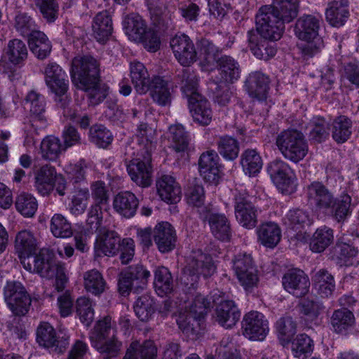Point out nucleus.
Instances as JSON below:
<instances>
[{"instance_id": "1", "label": "nucleus", "mask_w": 359, "mask_h": 359, "mask_svg": "<svg viewBox=\"0 0 359 359\" xmlns=\"http://www.w3.org/2000/svg\"><path fill=\"white\" fill-rule=\"evenodd\" d=\"M70 74L77 88L87 93L92 104H98L107 97L109 88L101 82L100 64L93 57H75L72 62Z\"/></svg>"}, {"instance_id": "2", "label": "nucleus", "mask_w": 359, "mask_h": 359, "mask_svg": "<svg viewBox=\"0 0 359 359\" xmlns=\"http://www.w3.org/2000/svg\"><path fill=\"white\" fill-rule=\"evenodd\" d=\"M183 93L188 99L189 107L194 121L208 126L212 121V112L208 101L198 91V78L193 71L184 69L177 76Z\"/></svg>"}, {"instance_id": "3", "label": "nucleus", "mask_w": 359, "mask_h": 359, "mask_svg": "<svg viewBox=\"0 0 359 359\" xmlns=\"http://www.w3.org/2000/svg\"><path fill=\"white\" fill-rule=\"evenodd\" d=\"M216 270L212 258L201 250H194L187 257V265L181 276V282L189 289H195L199 277L211 276Z\"/></svg>"}, {"instance_id": "4", "label": "nucleus", "mask_w": 359, "mask_h": 359, "mask_svg": "<svg viewBox=\"0 0 359 359\" xmlns=\"http://www.w3.org/2000/svg\"><path fill=\"white\" fill-rule=\"evenodd\" d=\"M276 144L285 158L294 163L302 160L308 153L304 135L297 130L282 132L276 138Z\"/></svg>"}, {"instance_id": "5", "label": "nucleus", "mask_w": 359, "mask_h": 359, "mask_svg": "<svg viewBox=\"0 0 359 359\" xmlns=\"http://www.w3.org/2000/svg\"><path fill=\"white\" fill-rule=\"evenodd\" d=\"M255 22L257 32L262 38L270 41L279 40L285 30V23L268 5L259 8Z\"/></svg>"}, {"instance_id": "6", "label": "nucleus", "mask_w": 359, "mask_h": 359, "mask_svg": "<svg viewBox=\"0 0 359 359\" xmlns=\"http://www.w3.org/2000/svg\"><path fill=\"white\" fill-rule=\"evenodd\" d=\"M149 277L150 272L141 264L127 267L119 274V293L127 296L130 292H140L147 286Z\"/></svg>"}, {"instance_id": "7", "label": "nucleus", "mask_w": 359, "mask_h": 359, "mask_svg": "<svg viewBox=\"0 0 359 359\" xmlns=\"http://www.w3.org/2000/svg\"><path fill=\"white\" fill-rule=\"evenodd\" d=\"M125 163L131 180L137 185L147 187L152 182L151 154L137 151L135 157L126 158Z\"/></svg>"}, {"instance_id": "8", "label": "nucleus", "mask_w": 359, "mask_h": 359, "mask_svg": "<svg viewBox=\"0 0 359 359\" xmlns=\"http://www.w3.org/2000/svg\"><path fill=\"white\" fill-rule=\"evenodd\" d=\"M4 297L8 307L15 316H25L29 311L32 300L20 282L7 281L4 287Z\"/></svg>"}, {"instance_id": "9", "label": "nucleus", "mask_w": 359, "mask_h": 359, "mask_svg": "<svg viewBox=\"0 0 359 359\" xmlns=\"http://www.w3.org/2000/svg\"><path fill=\"white\" fill-rule=\"evenodd\" d=\"M24 268L29 271L39 274L47 279L54 278L59 269L63 266L55 263L48 250L42 249L39 254L21 261Z\"/></svg>"}, {"instance_id": "10", "label": "nucleus", "mask_w": 359, "mask_h": 359, "mask_svg": "<svg viewBox=\"0 0 359 359\" xmlns=\"http://www.w3.org/2000/svg\"><path fill=\"white\" fill-rule=\"evenodd\" d=\"M234 212L238 222L244 228L252 229L257 224V209L246 193L234 195Z\"/></svg>"}, {"instance_id": "11", "label": "nucleus", "mask_w": 359, "mask_h": 359, "mask_svg": "<svg viewBox=\"0 0 359 359\" xmlns=\"http://www.w3.org/2000/svg\"><path fill=\"white\" fill-rule=\"evenodd\" d=\"M233 269L241 284L248 290L258 281L257 271L250 255L238 254L233 260Z\"/></svg>"}, {"instance_id": "12", "label": "nucleus", "mask_w": 359, "mask_h": 359, "mask_svg": "<svg viewBox=\"0 0 359 359\" xmlns=\"http://www.w3.org/2000/svg\"><path fill=\"white\" fill-rule=\"evenodd\" d=\"M95 233L97 234L95 243L96 256L113 257L119 252L122 240L116 232L104 226Z\"/></svg>"}, {"instance_id": "13", "label": "nucleus", "mask_w": 359, "mask_h": 359, "mask_svg": "<svg viewBox=\"0 0 359 359\" xmlns=\"http://www.w3.org/2000/svg\"><path fill=\"white\" fill-rule=\"evenodd\" d=\"M170 45L177 61L183 66H189L197 60V52L191 39L184 34H176Z\"/></svg>"}, {"instance_id": "14", "label": "nucleus", "mask_w": 359, "mask_h": 359, "mask_svg": "<svg viewBox=\"0 0 359 359\" xmlns=\"http://www.w3.org/2000/svg\"><path fill=\"white\" fill-rule=\"evenodd\" d=\"M243 334L252 340H263L269 332L268 321L256 311L246 313L243 320Z\"/></svg>"}, {"instance_id": "15", "label": "nucleus", "mask_w": 359, "mask_h": 359, "mask_svg": "<svg viewBox=\"0 0 359 359\" xmlns=\"http://www.w3.org/2000/svg\"><path fill=\"white\" fill-rule=\"evenodd\" d=\"M282 283L285 290L297 297L306 294L310 287L308 276L300 269L289 270L283 276Z\"/></svg>"}, {"instance_id": "16", "label": "nucleus", "mask_w": 359, "mask_h": 359, "mask_svg": "<svg viewBox=\"0 0 359 359\" xmlns=\"http://www.w3.org/2000/svg\"><path fill=\"white\" fill-rule=\"evenodd\" d=\"M307 196L310 203L318 210L330 209L336 203L332 193L319 182H312L308 186Z\"/></svg>"}, {"instance_id": "17", "label": "nucleus", "mask_w": 359, "mask_h": 359, "mask_svg": "<svg viewBox=\"0 0 359 359\" xmlns=\"http://www.w3.org/2000/svg\"><path fill=\"white\" fill-rule=\"evenodd\" d=\"M45 82L54 93H63L68 90L67 74L56 62H50L44 68Z\"/></svg>"}, {"instance_id": "18", "label": "nucleus", "mask_w": 359, "mask_h": 359, "mask_svg": "<svg viewBox=\"0 0 359 359\" xmlns=\"http://www.w3.org/2000/svg\"><path fill=\"white\" fill-rule=\"evenodd\" d=\"M153 237L161 252H168L175 247L176 233L172 225L168 222L158 224L154 229Z\"/></svg>"}, {"instance_id": "19", "label": "nucleus", "mask_w": 359, "mask_h": 359, "mask_svg": "<svg viewBox=\"0 0 359 359\" xmlns=\"http://www.w3.org/2000/svg\"><path fill=\"white\" fill-rule=\"evenodd\" d=\"M267 171L278 189H285L292 183L293 171L287 163L280 159L271 161Z\"/></svg>"}, {"instance_id": "20", "label": "nucleus", "mask_w": 359, "mask_h": 359, "mask_svg": "<svg viewBox=\"0 0 359 359\" xmlns=\"http://www.w3.org/2000/svg\"><path fill=\"white\" fill-rule=\"evenodd\" d=\"M269 78L261 72L249 74L245 81V88L249 95L258 100L266 99L269 89Z\"/></svg>"}, {"instance_id": "21", "label": "nucleus", "mask_w": 359, "mask_h": 359, "mask_svg": "<svg viewBox=\"0 0 359 359\" xmlns=\"http://www.w3.org/2000/svg\"><path fill=\"white\" fill-rule=\"evenodd\" d=\"M165 4V0H152L149 4L154 24L163 31L174 28L172 12Z\"/></svg>"}, {"instance_id": "22", "label": "nucleus", "mask_w": 359, "mask_h": 359, "mask_svg": "<svg viewBox=\"0 0 359 359\" xmlns=\"http://www.w3.org/2000/svg\"><path fill=\"white\" fill-rule=\"evenodd\" d=\"M149 94L153 101L161 107L170 106L172 101V91L169 82L163 77L155 76L149 84Z\"/></svg>"}, {"instance_id": "23", "label": "nucleus", "mask_w": 359, "mask_h": 359, "mask_svg": "<svg viewBox=\"0 0 359 359\" xmlns=\"http://www.w3.org/2000/svg\"><path fill=\"white\" fill-rule=\"evenodd\" d=\"M221 82L233 83L241 76V69L239 63L229 55H222L216 59Z\"/></svg>"}, {"instance_id": "24", "label": "nucleus", "mask_w": 359, "mask_h": 359, "mask_svg": "<svg viewBox=\"0 0 359 359\" xmlns=\"http://www.w3.org/2000/svg\"><path fill=\"white\" fill-rule=\"evenodd\" d=\"M218 155L214 151L203 153L199 158V171L203 179L210 183H217L219 179Z\"/></svg>"}, {"instance_id": "25", "label": "nucleus", "mask_w": 359, "mask_h": 359, "mask_svg": "<svg viewBox=\"0 0 359 359\" xmlns=\"http://www.w3.org/2000/svg\"><path fill=\"white\" fill-rule=\"evenodd\" d=\"M139 201L130 191H122L116 194L113 201L115 211L126 218L133 217L137 211Z\"/></svg>"}, {"instance_id": "26", "label": "nucleus", "mask_w": 359, "mask_h": 359, "mask_svg": "<svg viewBox=\"0 0 359 359\" xmlns=\"http://www.w3.org/2000/svg\"><path fill=\"white\" fill-rule=\"evenodd\" d=\"M156 188L163 201L170 203H176L180 201L181 188L172 177L163 175L157 181Z\"/></svg>"}, {"instance_id": "27", "label": "nucleus", "mask_w": 359, "mask_h": 359, "mask_svg": "<svg viewBox=\"0 0 359 359\" xmlns=\"http://www.w3.org/2000/svg\"><path fill=\"white\" fill-rule=\"evenodd\" d=\"M37 245V240L30 231H20L15 236V248L22 260L36 255Z\"/></svg>"}, {"instance_id": "28", "label": "nucleus", "mask_w": 359, "mask_h": 359, "mask_svg": "<svg viewBox=\"0 0 359 359\" xmlns=\"http://www.w3.org/2000/svg\"><path fill=\"white\" fill-rule=\"evenodd\" d=\"M216 320L222 326L230 328L240 319L241 313L231 300L222 301L216 308Z\"/></svg>"}, {"instance_id": "29", "label": "nucleus", "mask_w": 359, "mask_h": 359, "mask_svg": "<svg viewBox=\"0 0 359 359\" xmlns=\"http://www.w3.org/2000/svg\"><path fill=\"white\" fill-rule=\"evenodd\" d=\"M319 20L311 15L299 18L295 25V34L302 41H310L318 37Z\"/></svg>"}, {"instance_id": "30", "label": "nucleus", "mask_w": 359, "mask_h": 359, "mask_svg": "<svg viewBox=\"0 0 359 359\" xmlns=\"http://www.w3.org/2000/svg\"><path fill=\"white\" fill-rule=\"evenodd\" d=\"M348 0H335L328 4L326 9V19L334 27L344 25L349 17Z\"/></svg>"}, {"instance_id": "31", "label": "nucleus", "mask_w": 359, "mask_h": 359, "mask_svg": "<svg viewBox=\"0 0 359 359\" xmlns=\"http://www.w3.org/2000/svg\"><path fill=\"white\" fill-rule=\"evenodd\" d=\"M93 36L100 43L106 42L112 34V19L107 11L98 13L92 25Z\"/></svg>"}, {"instance_id": "32", "label": "nucleus", "mask_w": 359, "mask_h": 359, "mask_svg": "<svg viewBox=\"0 0 359 359\" xmlns=\"http://www.w3.org/2000/svg\"><path fill=\"white\" fill-rule=\"evenodd\" d=\"M56 178L54 167L45 165L41 167L35 175V187L38 192L46 196L53 190Z\"/></svg>"}, {"instance_id": "33", "label": "nucleus", "mask_w": 359, "mask_h": 359, "mask_svg": "<svg viewBox=\"0 0 359 359\" xmlns=\"http://www.w3.org/2000/svg\"><path fill=\"white\" fill-rule=\"evenodd\" d=\"M157 348L153 341L147 340L142 344L133 341L127 348L123 359H156Z\"/></svg>"}, {"instance_id": "34", "label": "nucleus", "mask_w": 359, "mask_h": 359, "mask_svg": "<svg viewBox=\"0 0 359 359\" xmlns=\"http://www.w3.org/2000/svg\"><path fill=\"white\" fill-rule=\"evenodd\" d=\"M249 46L254 55L260 60H268L276 53L275 46L266 39H258L253 31L248 32Z\"/></svg>"}, {"instance_id": "35", "label": "nucleus", "mask_w": 359, "mask_h": 359, "mask_svg": "<svg viewBox=\"0 0 359 359\" xmlns=\"http://www.w3.org/2000/svg\"><path fill=\"white\" fill-rule=\"evenodd\" d=\"M269 6L284 23H289L298 15L299 0H273Z\"/></svg>"}, {"instance_id": "36", "label": "nucleus", "mask_w": 359, "mask_h": 359, "mask_svg": "<svg viewBox=\"0 0 359 359\" xmlns=\"http://www.w3.org/2000/svg\"><path fill=\"white\" fill-rule=\"evenodd\" d=\"M258 241L263 245L273 248L280 242L281 230L274 222H266L261 224L257 229Z\"/></svg>"}, {"instance_id": "37", "label": "nucleus", "mask_w": 359, "mask_h": 359, "mask_svg": "<svg viewBox=\"0 0 359 359\" xmlns=\"http://www.w3.org/2000/svg\"><path fill=\"white\" fill-rule=\"evenodd\" d=\"M130 76L135 89L139 94H145L149 91L151 79L142 63L140 62L131 63Z\"/></svg>"}, {"instance_id": "38", "label": "nucleus", "mask_w": 359, "mask_h": 359, "mask_svg": "<svg viewBox=\"0 0 359 359\" xmlns=\"http://www.w3.org/2000/svg\"><path fill=\"white\" fill-rule=\"evenodd\" d=\"M208 222L214 236L220 241H229L231 236L230 222L225 215L211 213Z\"/></svg>"}, {"instance_id": "39", "label": "nucleus", "mask_w": 359, "mask_h": 359, "mask_svg": "<svg viewBox=\"0 0 359 359\" xmlns=\"http://www.w3.org/2000/svg\"><path fill=\"white\" fill-rule=\"evenodd\" d=\"M28 43L31 51L40 60L47 57L51 51L50 41L41 31L33 32L29 37Z\"/></svg>"}, {"instance_id": "40", "label": "nucleus", "mask_w": 359, "mask_h": 359, "mask_svg": "<svg viewBox=\"0 0 359 359\" xmlns=\"http://www.w3.org/2000/svg\"><path fill=\"white\" fill-rule=\"evenodd\" d=\"M137 141L139 147L137 151L151 154L155 148L156 130L147 123H141L137 128Z\"/></svg>"}, {"instance_id": "41", "label": "nucleus", "mask_w": 359, "mask_h": 359, "mask_svg": "<svg viewBox=\"0 0 359 359\" xmlns=\"http://www.w3.org/2000/svg\"><path fill=\"white\" fill-rule=\"evenodd\" d=\"M123 28L129 39L140 41L147 31V26L143 19L138 15H130L123 21Z\"/></svg>"}, {"instance_id": "42", "label": "nucleus", "mask_w": 359, "mask_h": 359, "mask_svg": "<svg viewBox=\"0 0 359 359\" xmlns=\"http://www.w3.org/2000/svg\"><path fill=\"white\" fill-rule=\"evenodd\" d=\"M313 280L321 297H328L332 294L335 289V281L333 276L328 271L324 269H320L313 276Z\"/></svg>"}, {"instance_id": "43", "label": "nucleus", "mask_w": 359, "mask_h": 359, "mask_svg": "<svg viewBox=\"0 0 359 359\" xmlns=\"http://www.w3.org/2000/svg\"><path fill=\"white\" fill-rule=\"evenodd\" d=\"M154 285L156 292L161 296L172 292L174 281L168 268L160 266L155 270Z\"/></svg>"}, {"instance_id": "44", "label": "nucleus", "mask_w": 359, "mask_h": 359, "mask_svg": "<svg viewBox=\"0 0 359 359\" xmlns=\"http://www.w3.org/2000/svg\"><path fill=\"white\" fill-rule=\"evenodd\" d=\"M333 230L324 226L314 232L310 240L309 247L313 252H322L333 243Z\"/></svg>"}, {"instance_id": "45", "label": "nucleus", "mask_w": 359, "mask_h": 359, "mask_svg": "<svg viewBox=\"0 0 359 359\" xmlns=\"http://www.w3.org/2000/svg\"><path fill=\"white\" fill-rule=\"evenodd\" d=\"M200 318L185 311L180 313L177 318V325L182 332L190 340H196L198 338L200 328Z\"/></svg>"}, {"instance_id": "46", "label": "nucleus", "mask_w": 359, "mask_h": 359, "mask_svg": "<svg viewBox=\"0 0 359 359\" xmlns=\"http://www.w3.org/2000/svg\"><path fill=\"white\" fill-rule=\"evenodd\" d=\"M354 323V315L348 309L335 310L331 317V324L334 331L338 333L346 332Z\"/></svg>"}, {"instance_id": "47", "label": "nucleus", "mask_w": 359, "mask_h": 359, "mask_svg": "<svg viewBox=\"0 0 359 359\" xmlns=\"http://www.w3.org/2000/svg\"><path fill=\"white\" fill-rule=\"evenodd\" d=\"M241 163L245 175L255 176L262 168V160L255 149H247L241 155Z\"/></svg>"}, {"instance_id": "48", "label": "nucleus", "mask_w": 359, "mask_h": 359, "mask_svg": "<svg viewBox=\"0 0 359 359\" xmlns=\"http://www.w3.org/2000/svg\"><path fill=\"white\" fill-rule=\"evenodd\" d=\"M62 150L65 149L57 137L47 136L41 142L40 151L41 157L45 160H56Z\"/></svg>"}, {"instance_id": "49", "label": "nucleus", "mask_w": 359, "mask_h": 359, "mask_svg": "<svg viewBox=\"0 0 359 359\" xmlns=\"http://www.w3.org/2000/svg\"><path fill=\"white\" fill-rule=\"evenodd\" d=\"M5 52L9 61L15 65L20 64L25 60L28 55L25 43L18 39L8 41Z\"/></svg>"}, {"instance_id": "50", "label": "nucleus", "mask_w": 359, "mask_h": 359, "mask_svg": "<svg viewBox=\"0 0 359 359\" xmlns=\"http://www.w3.org/2000/svg\"><path fill=\"white\" fill-rule=\"evenodd\" d=\"M352 122L345 116H339L332 123V137L338 143L345 142L351 134Z\"/></svg>"}, {"instance_id": "51", "label": "nucleus", "mask_w": 359, "mask_h": 359, "mask_svg": "<svg viewBox=\"0 0 359 359\" xmlns=\"http://www.w3.org/2000/svg\"><path fill=\"white\" fill-rule=\"evenodd\" d=\"M36 341L46 348L55 347V350L59 344L54 328L48 323H41L37 327Z\"/></svg>"}, {"instance_id": "52", "label": "nucleus", "mask_w": 359, "mask_h": 359, "mask_svg": "<svg viewBox=\"0 0 359 359\" xmlns=\"http://www.w3.org/2000/svg\"><path fill=\"white\" fill-rule=\"evenodd\" d=\"M100 354L104 355L103 359H109L116 356L121 348L122 343L113 333L111 337L92 345Z\"/></svg>"}, {"instance_id": "53", "label": "nucleus", "mask_w": 359, "mask_h": 359, "mask_svg": "<svg viewBox=\"0 0 359 359\" xmlns=\"http://www.w3.org/2000/svg\"><path fill=\"white\" fill-rule=\"evenodd\" d=\"M218 152L227 160H234L239 153L238 141L230 136L219 137L217 141Z\"/></svg>"}, {"instance_id": "54", "label": "nucleus", "mask_w": 359, "mask_h": 359, "mask_svg": "<svg viewBox=\"0 0 359 359\" xmlns=\"http://www.w3.org/2000/svg\"><path fill=\"white\" fill-rule=\"evenodd\" d=\"M134 311L141 321H147L155 311L154 299L148 294L138 297L134 304Z\"/></svg>"}, {"instance_id": "55", "label": "nucleus", "mask_w": 359, "mask_h": 359, "mask_svg": "<svg viewBox=\"0 0 359 359\" xmlns=\"http://www.w3.org/2000/svg\"><path fill=\"white\" fill-rule=\"evenodd\" d=\"M313 341L306 334H302L292 342V351L294 355L299 359H306L313 351Z\"/></svg>"}, {"instance_id": "56", "label": "nucleus", "mask_w": 359, "mask_h": 359, "mask_svg": "<svg viewBox=\"0 0 359 359\" xmlns=\"http://www.w3.org/2000/svg\"><path fill=\"white\" fill-rule=\"evenodd\" d=\"M170 133L172 141V147L177 151H185L188 149L190 138L184 130L183 126L176 124L170 127Z\"/></svg>"}, {"instance_id": "57", "label": "nucleus", "mask_w": 359, "mask_h": 359, "mask_svg": "<svg viewBox=\"0 0 359 359\" xmlns=\"http://www.w3.org/2000/svg\"><path fill=\"white\" fill-rule=\"evenodd\" d=\"M50 231L57 238H69L73 232L71 224L61 214H55L50 221Z\"/></svg>"}, {"instance_id": "58", "label": "nucleus", "mask_w": 359, "mask_h": 359, "mask_svg": "<svg viewBox=\"0 0 359 359\" xmlns=\"http://www.w3.org/2000/svg\"><path fill=\"white\" fill-rule=\"evenodd\" d=\"M85 288L95 295L104 292L105 281L102 274L97 270H90L84 275Z\"/></svg>"}, {"instance_id": "59", "label": "nucleus", "mask_w": 359, "mask_h": 359, "mask_svg": "<svg viewBox=\"0 0 359 359\" xmlns=\"http://www.w3.org/2000/svg\"><path fill=\"white\" fill-rule=\"evenodd\" d=\"M76 312L80 320L86 326H89L93 320L94 310L91 300L86 297L77 299Z\"/></svg>"}, {"instance_id": "60", "label": "nucleus", "mask_w": 359, "mask_h": 359, "mask_svg": "<svg viewBox=\"0 0 359 359\" xmlns=\"http://www.w3.org/2000/svg\"><path fill=\"white\" fill-rule=\"evenodd\" d=\"M89 137L99 147L106 148L112 141V135L102 125H95L90 128Z\"/></svg>"}, {"instance_id": "61", "label": "nucleus", "mask_w": 359, "mask_h": 359, "mask_svg": "<svg viewBox=\"0 0 359 359\" xmlns=\"http://www.w3.org/2000/svg\"><path fill=\"white\" fill-rule=\"evenodd\" d=\"M276 328L281 341L289 342L297 331V323L291 316H283L276 323Z\"/></svg>"}, {"instance_id": "62", "label": "nucleus", "mask_w": 359, "mask_h": 359, "mask_svg": "<svg viewBox=\"0 0 359 359\" xmlns=\"http://www.w3.org/2000/svg\"><path fill=\"white\" fill-rule=\"evenodd\" d=\"M17 210L25 217H32L38 207L37 201L34 197L28 194H21L15 201Z\"/></svg>"}, {"instance_id": "63", "label": "nucleus", "mask_w": 359, "mask_h": 359, "mask_svg": "<svg viewBox=\"0 0 359 359\" xmlns=\"http://www.w3.org/2000/svg\"><path fill=\"white\" fill-rule=\"evenodd\" d=\"M351 198L348 194H344L339 198H336V203L331 207L332 215L338 222L344 221L351 214Z\"/></svg>"}, {"instance_id": "64", "label": "nucleus", "mask_w": 359, "mask_h": 359, "mask_svg": "<svg viewBox=\"0 0 359 359\" xmlns=\"http://www.w3.org/2000/svg\"><path fill=\"white\" fill-rule=\"evenodd\" d=\"M111 320V318L107 316L96 323L90 334V340L92 345L94 343L99 342L100 340H105L109 338L112 330Z\"/></svg>"}]
</instances>
